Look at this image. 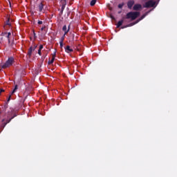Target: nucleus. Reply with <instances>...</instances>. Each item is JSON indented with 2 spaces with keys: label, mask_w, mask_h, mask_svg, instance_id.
<instances>
[{
  "label": "nucleus",
  "mask_w": 177,
  "mask_h": 177,
  "mask_svg": "<svg viewBox=\"0 0 177 177\" xmlns=\"http://www.w3.org/2000/svg\"><path fill=\"white\" fill-rule=\"evenodd\" d=\"M8 109V104H6L1 109L0 111V115H4L6 114L7 119H3L2 122L3 123V127L5 128L9 122H10L15 117H17V115L16 114V112L15 111V109H10L9 111H7L6 113V109Z\"/></svg>",
  "instance_id": "1"
},
{
  "label": "nucleus",
  "mask_w": 177,
  "mask_h": 177,
  "mask_svg": "<svg viewBox=\"0 0 177 177\" xmlns=\"http://www.w3.org/2000/svg\"><path fill=\"white\" fill-rule=\"evenodd\" d=\"M139 16H140V12H129L127 14L125 19H131V21H133V20H136Z\"/></svg>",
  "instance_id": "2"
},
{
  "label": "nucleus",
  "mask_w": 177,
  "mask_h": 177,
  "mask_svg": "<svg viewBox=\"0 0 177 177\" xmlns=\"http://www.w3.org/2000/svg\"><path fill=\"white\" fill-rule=\"evenodd\" d=\"M13 63H15V58H13V57H10L6 63L1 66V68H8V67H10Z\"/></svg>",
  "instance_id": "3"
},
{
  "label": "nucleus",
  "mask_w": 177,
  "mask_h": 177,
  "mask_svg": "<svg viewBox=\"0 0 177 177\" xmlns=\"http://www.w3.org/2000/svg\"><path fill=\"white\" fill-rule=\"evenodd\" d=\"M156 6V1L149 0V1L146 2L144 5V8H153Z\"/></svg>",
  "instance_id": "4"
},
{
  "label": "nucleus",
  "mask_w": 177,
  "mask_h": 177,
  "mask_svg": "<svg viewBox=\"0 0 177 177\" xmlns=\"http://www.w3.org/2000/svg\"><path fill=\"white\" fill-rule=\"evenodd\" d=\"M12 35V33L10 32H3L1 33V37H5L8 39V44H10V36Z\"/></svg>",
  "instance_id": "5"
},
{
  "label": "nucleus",
  "mask_w": 177,
  "mask_h": 177,
  "mask_svg": "<svg viewBox=\"0 0 177 177\" xmlns=\"http://www.w3.org/2000/svg\"><path fill=\"white\" fill-rule=\"evenodd\" d=\"M37 49V46H30L28 50L27 55L28 56L29 59L31 57L32 55V52Z\"/></svg>",
  "instance_id": "6"
},
{
  "label": "nucleus",
  "mask_w": 177,
  "mask_h": 177,
  "mask_svg": "<svg viewBox=\"0 0 177 177\" xmlns=\"http://www.w3.org/2000/svg\"><path fill=\"white\" fill-rule=\"evenodd\" d=\"M44 6H45V5H44V2L41 1V2L38 5L39 12H45V9L44 8Z\"/></svg>",
  "instance_id": "7"
},
{
  "label": "nucleus",
  "mask_w": 177,
  "mask_h": 177,
  "mask_svg": "<svg viewBox=\"0 0 177 177\" xmlns=\"http://www.w3.org/2000/svg\"><path fill=\"white\" fill-rule=\"evenodd\" d=\"M133 5H135V1L133 0H130L127 2V6L129 9H132Z\"/></svg>",
  "instance_id": "8"
},
{
  "label": "nucleus",
  "mask_w": 177,
  "mask_h": 177,
  "mask_svg": "<svg viewBox=\"0 0 177 177\" xmlns=\"http://www.w3.org/2000/svg\"><path fill=\"white\" fill-rule=\"evenodd\" d=\"M62 31H64V35H66L68 33V31H70V26H68V28L67 29V26L64 25L62 28Z\"/></svg>",
  "instance_id": "9"
},
{
  "label": "nucleus",
  "mask_w": 177,
  "mask_h": 177,
  "mask_svg": "<svg viewBox=\"0 0 177 177\" xmlns=\"http://www.w3.org/2000/svg\"><path fill=\"white\" fill-rule=\"evenodd\" d=\"M55 57H56V52L54 53V54L52 55V59L50 61H48V64H53V62H55Z\"/></svg>",
  "instance_id": "10"
},
{
  "label": "nucleus",
  "mask_w": 177,
  "mask_h": 177,
  "mask_svg": "<svg viewBox=\"0 0 177 177\" xmlns=\"http://www.w3.org/2000/svg\"><path fill=\"white\" fill-rule=\"evenodd\" d=\"M133 10H139V9H142V5L140 4H135L133 7Z\"/></svg>",
  "instance_id": "11"
},
{
  "label": "nucleus",
  "mask_w": 177,
  "mask_h": 177,
  "mask_svg": "<svg viewBox=\"0 0 177 177\" xmlns=\"http://www.w3.org/2000/svg\"><path fill=\"white\" fill-rule=\"evenodd\" d=\"M65 52H66V53H71V52H74V50L71 48L70 46H66V47H65Z\"/></svg>",
  "instance_id": "12"
},
{
  "label": "nucleus",
  "mask_w": 177,
  "mask_h": 177,
  "mask_svg": "<svg viewBox=\"0 0 177 177\" xmlns=\"http://www.w3.org/2000/svg\"><path fill=\"white\" fill-rule=\"evenodd\" d=\"M135 24H138V23H136V21L132 22L125 26L122 27V28H127V27H132V26H135Z\"/></svg>",
  "instance_id": "13"
},
{
  "label": "nucleus",
  "mask_w": 177,
  "mask_h": 177,
  "mask_svg": "<svg viewBox=\"0 0 177 177\" xmlns=\"http://www.w3.org/2000/svg\"><path fill=\"white\" fill-rule=\"evenodd\" d=\"M122 23H124V19L119 21L117 24V28H120L122 26Z\"/></svg>",
  "instance_id": "14"
},
{
  "label": "nucleus",
  "mask_w": 177,
  "mask_h": 177,
  "mask_svg": "<svg viewBox=\"0 0 177 177\" xmlns=\"http://www.w3.org/2000/svg\"><path fill=\"white\" fill-rule=\"evenodd\" d=\"M17 89H19V86L17 84L15 85V88L13 89V91L11 93V95H13V93H15L16 91H17Z\"/></svg>",
  "instance_id": "15"
},
{
  "label": "nucleus",
  "mask_w": 177,
  "mask_h": 177,
  "mask_svg": "<svg viewBox=\"0 0 177 177\" xmlns=\"http://www.w3.org/2000/svg\"><path fill=\"white\" fill-rule=\"evenodd\" d=\"M97 0H92L90 3L91 6H95Z\"/></svg>",
  "instance_id": "16"
},
{
  "label": "nucleus",
  "mask_w": 177,
  "mask_h": 177,
  "mask_svg": "<svg viewBox=\"0 0 177 177\" xmlns=\"http://www.w3.org/2000/svg\"><path fill=\"white\" fill-rule=\"evenodd\" d=\"M146 17V15H143L140 19H137L136 21V23H139V21H140V20H143V19Z\"/></svg>",
  "instance_id": "17"
},
{
  "label": "nucleus",
  "mask_w": 177,
  "mask_h": 177,
  "mask_svg": "<svg viewBox=\"0 0 177 177\" xmlns=\"http://www.w3.org/2000/svg\"><path fill=\"white\" fill-rule=\"evenodd\" d=\"M6 26H9L10 27L12 26V24H10V19L9 18L6 21Z\"/></svg>",
  "instance_id": "18"
},
{
  "label": "nucleus",
  "mask_w": 177,
  "mask_h": 177,
  "mask_svg": "<svg viewBox=\"0 0 177 177\" xmlns=\"http://www.w3.org/2000/svg\"><path fill=\"white\" fill-rule=\"evenodd\" d=\"M124 7V3L118 4V8H119V9H122V8Z\"/></svg>",
  "instance_id": "19"
},
{
  "label": "nucleus",
  "mask_w": 177,
  "mask_h": 177,
  "mask_svg": "<svg viewBox=\"0 0 177 177\" xmlns=\"http://www.w3.org/2000/svg\"><path fill=\"white\" fill-rule=\"evenodd\" d=\"M3 42V36H2V34L0 35V44H2Z\"/></svg>",
  "instance_id": "20"
},
{
  "label": "nucleus",
  "mask_w": 177,
  "mask_h": 177,
  "mask_svg": "<svg viewBox=\"0 0 177 177\" xmlns=\"http://www.w3.org/2000/svg\"><path fill=\"white\" fill-rule=\"evenodd\" d=\"M66 37V35H64L62 37H61V39H60V41H61V42H64V37Z\"/></svg>",
  "instance_id": "21"
},
{
  "label": "nucleus",
  "mask_w": 177,
  "mask_h": 177,
  "mask_svg": "<svg viewBox=\"0 0 177 177\" xmlns=\"http://www.w3.org/2000/svg\"><path fill=\"white\" fill-rule=\"evenodd\" d=\"M12 94H10V95H9L8 100H7L8 103H9V102H10V99H11V97H12Z\"/></svg>",
  "instance_id": "22"
},
{
  "label": "nucleus",
  "mask_w": 177,
  "mask_h": 177,
  "mask_svg": "<svg viewBox=\"0 0 177 177\" xmlns=\"http://www.w3.org/2000/svg\"><path fill=\"white\" fill-rule=\"evenodd\" d=\"M59 45H60L61 49H62L64 46L63 41H59Z\"/></svg>",
  "instance_id": "23"
},
{
  "label": "nucleus",
  "mask_w": 177,
  "mask_h": 177,
  "mask_svg": "<svg viewBox=\"0 0 177 177\" xmlns=\"http://www.w3.org/2000/svg\"><path fill=\"white\" fill-rule=\"evenodd\" d=\"M41 49H39L38 50V52H37V53H38V55H39V56H42V53H41Z\"/></svg>",
  "instance_id": "24"
},
{
  "label": "nucleus",
  "mask_w": 177,
  "mask_h": 177,
  "mask_svg": "<svg viewBox=\"0 0 177 177\" xmlns=\"http://www.w3.org/2000/svg\"><path fill=\"white\" fill-rule=\"evenodd\" d=\"M39 49H40V50H42V49H44V46L40 45Z\"/></svg>",
  "instance_id": "25"
},
{
  "label": "nucleus",
  "mask_w": 177,
  "mask_h": 177,
  "mask_svg": "<svg viewBox=\"0 0 177 177\" xmlns=\"http://www.w3.org/2000/svg\"><path fill=\"white\" fill-rule=\"evenodd\" d=\"M2 92H5V90L3 88L0 89V95L2 93Z\"/></svg>",
  "instance_id": "26"
},
{
  "label": "nucleus",
  "mask_w": 177,
  "mask_h": 177,
  "mask_svg": "<svg viewBox=\"0 0 177 177\" xmlns=\"http://www.w3.org/2000/svg\"><path fill=\"white\" fill-rule=\"evenodd\" d=\"M111 19H112V20H115V18L113 15H111Z\"/></svg>",
  "instance_id": "27"
},
{
  "label": "nucleus",
  "mask_w": 177,
  "mask_h": 177,
  "mask_svg": "<svg viewBox=\"0 0 177 177\" xmlns=\"http://www.w3.org/2000/svg\"><path fill=\"white\" fill-rule=\"evenodd\" d=\"M45 28H46V26L42 27V28H41V31H44V30H45Z\"/></svg>",
  "instance_id": "28"
},
{
  "label": "nucleus",
  "mask_w": 177,
  "mask_h": 177,
  "mask_svg": "<svg viewBox=\"0 0 177 177\" xmlns=\"http://www.w3.org/2000/svg\"><path fill=\"white\" fill-rule=\"evenodd\" d=\"M63 10H64V6H62V11H61V13H63Z\"/></svg>",
  "instance_id": "29"
},
{
  "label": "nucleus",
  "mask_w": 177,
  "mask_h": 177,
  "mask_svg": "<svg viewBox=\"0 0 177 177\" xmlns=\"http://www.w3.org/2000/svg\"><path fill=\"white\" fill-rule=\"evenodd\" d=\"M37 23L38 24H42V21H39Z\"/></svg>",
  "instance_id": "30"
},
{
  "label": "nucleus",
  "mask_w": 177,
  "mask_h": 177,
  "mask_svg": "<svg viewBox=\"0 0 177 177\" xmlns=\"http://www.w3.org/2000/svg\"><path fill=\"white\" fill-rule=\"evenodd\" d=\"M120 13H121V11H119V12H118V15H120Z\"/></svg>",
  "instance_id": "31"
},
{
  "label": "nucleus",
  "mask_w": 177,
  "mask_h": 177,
  "mask_svg": "<svg viewBox=\"0 0 177 177\" xmlns=\"http://www.w3.org/2000/svg\"><path fill=\"white\" fill-rule=\"evenodd\" d=\"M74 37H75V35H73V38H74Z\"/></svg>",
  "instance_id": "32"
},
{
  "label": "nucleus",
  "mask_w": 177,
  "mask_h": 177,
  "mask_svg": "<svg viewBox=\"0 0 177 177\" xmlns=\"http://www.w3.org/2000/svg\"><path fill=\"white\" fill-rule=\"evenodd\" d=\"M110 10H113V8H110Z\"/></svg>",
  "instance_id": "33"
},
{
  "label": "nucleus",
  "mask_w": 177,
  "mask_h": 177,
  "mask_svg": "<svg viewBox=\"0 0 177 177\" xmlns=\"http://www.w3.org/2000/svg\"><path fill=\"white\" fill-rule=\"evenodd\" d=\"M34 35H35V32H34Z\"/></svg>",
  "instance_id": "34"
}]
</instances>
